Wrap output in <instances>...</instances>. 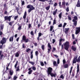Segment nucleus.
Returning <instances> with one entry per match:
<instances>
[{
	"label": "nucleus",
	"mask_w": 80,
	"mask_h": 80,
	"mask_svg": "<svg viewBox=\"0 0 80 80\" xmlns=\"http://www.w3.org/2000/svg\"><path fill=\"white\" fill-rule=\"evenodd\" d=\"M27 8H29L28 10V13H30L31 11H32V10H35V8L33 7V6L32 5L30 4L28 5L27 6Z\"/></svg>",
	"instance_id": "nucleus-1"
},
{
	"label": "nucleus",
	"mask_w": 80,
	"mask_h": 80,
	"mask_svg": "<svg viewBox=\"0 0 80 80\" xmlns=\"http://www.w3.org/2000/svg\"><path fill=\"white\" fill-rule=\"evenodd\" d=\"M70 45L69 42H65L64 46V49L66 50H68L69 48V46Z\"/></svg>",
	"instance_id": "nucleus-2"
},
{
	"label": "nucleus",
	"mask_w": 80,
	"mask_h": 80,
	"mask_svg": "<svg viewBox=\"0 0 80 80\" xmlns=\"http://www.w3.org/2000/svg\"><path fill=\"white\" fill-rule=\"evenodd\" d=\"M23 41H25V42L26 43H27L28 42V41H29V39H28V38L26 39V36H25V35H24L22 36V39L21 41V43H23Z\"/></svg>",
	"instance_id": "nucleus-3"
},
{
	"label": "nucleus",
	"mask_w": 80,
	"mask_h": 80,
	"mask_svg": "<svg viewBox=\"0 0 80 80\" xmlns=\"http://www.w3.org/2000/svg\"><path fill=\"white\" fill-rule=\"evenodd\" d=\"M52 70H53V68L51 67H49L48 68L47 73L48 75H49L52 72Z\"/></svg>",
	"instance_id": "nucleus-4"
},
{
	"label": "nucleus",
	"mask_w": 80,
	"mask_h": 80,
	"mask_svg": "<svg viewBox=\"0 0 80 80\" xmlns=\"http://www.w3.org/2000/svg\"><path fill=\"white\" fill-rule=\"evenodd\" d=\"M13 17V16H9V17L8 16H5L4 17V20H8V21H9V22H10L11 21V18Z\"/></svg>",
	"instance_id": "nucleus-5"
},
{
	"label": "nucleus",
	"mask_w": 80,
	"mask_h": 80,
	"mask_svg": "<svg viewBox=\"0 0 80 80\" xmlns=\"http://www.w3.org/2000/svg\"><path fill=\"white\" fill-rule=\"evenodd\" d=\"M7 38H5L3 37L2 38V40L1 41V43L3 45V44H4L5 43H6L7 42Z\"/></svg>",
	"instance_id": "nucleus-6"
},
{
	"label": "nucleus",
	"mask_w": 80,
	"mask_h": 80,
	"mask_svg": "<svg viewBox=\"0 0 80 80\" xmlns=\"http://www.w3.org/2000/svg\"><path fill=\"white\" fill-rule=\"evenodd\" d=\"M80 32V27H76V32H75V34L76 35H77Z\"/></svg>",
	"instance_id": "nucleus-7"
},
{
	"label": "nucleus",
	"mask_w": 80,
	"mask_h": 80,
	"mask_svg": "<svg viewBox=\"0 0 80 80\" xmlns=\"http://www.w3.org/2000/svg\"><path fill=\"white\" fill-rule=\"evenodd\" d=\"M78 58V56L76 55V57L74 58L72 61V63H76L77 62V58Z\"/></svg>",
	"instance_id": "nucleus-8"
},
{
	"label": "nucleus",
	"mask_w": 80,
	"mask_h": 80,
	"mask_svg": "<svg viewBox=\"0 0 80 80\" xmlns=\"http://www.w3.org/2000/svg\"><path fill=\"white\" fill-rule=\"evenodd\" d=\"M13 38H14V36L13 35L9 39V41L10 42H13Z\"/></svg>",
	"instance_id": "nucleus-9"
},
{
	"label": "nucleus",
	"mask_w": 80,
	"mask_h": 80,
	"mask_svg": "<svg viewBox=\"0 0 80 80\" xmlns=\"http://www.w3.org/2000/svg\"><path fill=\"white\" fill-rule=\"evenodd\" d=\"M70 30V28H65V31H64L65 33V34H67L68 32V30Z\"/></svg>",
	"instance_id": "nucleus-10"
},
{
	"label": "nucleus",
	"mask_w": 80,
	"mask_h": 80,
	"mask_svg": "<svg viewBox=\"0 0 80 80\" xmlns=\"http://www.w3.org/2000/svg\"><path fill=\"white\" fill-rule=\"evenodd\" d=\"M62 41H63V42H64L65 41V39H62L61 38L59 40V46H61V45H62Z\"/></svg>",
	"instance_id": "nucleus-11"
},
{
	"label": "nucleus",
	"mask_w": 80,
	"mask_h": 80,
	"mask_svg": "<svg viewBox=\"0 0 80 80\" xmlns=\"http://www.w3.org/2000/svg\"><path fill=\"white\" fill-rule=\"evenodd\" d=\"M48 47L50 48L48 49V51H49V52H50V50H52V46H51V45H50V43H48Z\"/></svg>",
	"instance_id": "nucleus-12"
},
{
	"label": "nucleus",
	"mask_w": 80,
	"mask_h": 80,
	"mask_svg": "<svg viewBox=\"0 0 80 80\" xmlns=\"http://www.w3.org/2000/svg\"><path fill=\"white\" fill-rule=\"evenodd\" d=\"M27 11H25L24 13V15L23 17V18L24 19V20H25V19L26 18V17H27Z\"/></svg>",
	"instance_id": "nucleus-13"
},
{
	"label": "nucleus",
	"mask_w": 80,
	"mask_h": 80,
	"mask_svg": "<svg viewBox=\"0 0 80 80\" xmlns=\"http://www.w3.org/2000/svg\"><path fill=\"white\" fill-rule=\"evenodd\" d=\"M71 50H72L74 52H75L76 50H77V48L76 47H74L73 46H72L71 48Z\"/></svg>",
	"instance_id": "nucleus-14"
},
{
	"label": "nucleus",
	"mask_w": 80,
	"mask_h": 80,
	"mask_svg": "<svg viewBox=\"0 0 80 80\" xmlns=\"http://www.w3.org/2000/svg\"><path fill=\"white\" fill-rule=\"evenodd\" d=\"M72 21L73 22V24H74V26H77V21L75 20H72Z\"/></svg>",
	"instance_id": "nucleus-15"
},
{
	"label": "nucleus",
	"mask_w": 80,
	"mask_h": 80,
	"mask_svg": "<svg viewBox=\"0 0 80 80\" xmlns=\"http://www.w3.org/2000/svg\"><path fill=\"white\" fill-rule=\"evenodd\" d=\"M49 75H50V76H51V77H56V73H55L54 74H53V73L51 72V73L50 74H49Z\"/></svg>",
	"instance_id": "nucleus-16"
},
{
	"label": "nucleus",
	"mask_w": 80,
	"mask_h": 80,
	"mask_svg": "<svg viewBox=\"0 0 80 80\" xmlns=\"http://www.w3.org/2000/svg\"><path fill=\"white\" fill-rule=\"evenodd\" d=\"M79 71H80V68H79V65L78 64L77 66V74L78 73V72H79Z\"/></svg>",
	"instance_id": "nucleus-17"
},
{
	"label": "nucleus",
	"mask_w": 80,
	"mask_h": 80,
	"mask_svg": "<svg viewBox=\"0 0 80 80\" xmlns=\"http://www.w3.org/2000/svg\"><path fill=\"white\" fill-rule=\"evenodd\" d=\"M63 67L64 68H67L68 67V64H66L63 65Z\"/></svg>",
	"instance_id": "nucleus-18"
},
{
	"label": "nucleus",
	"mask_w": 80,
	"mask_h": 80,
	"mask_svg": "<svg viewBox=\"0 0 80 80\" xmlns=\"http://www.w3.org/2000/svg\"><path fill=\"white\" fill-rule=\"evenodd\" d=\"M41 36H42V33L39 32L38 33V37L37 38L38 40H39V38L40 37H41Z\"/></svg>",
	"instance_id": "nucleus-19"
},
{
	"label": "nucleus",
	"mask_w": 80,
	"mask_h": 80,
	"mask_svg": "<svg viewBox=\"0 0 80 80\" xmlns=\"http://www.w3.org/2000/svg\"><path fill=\"white\" fill-rule=\"evenodd\" d=\"M19 52L20 51H18L17 53H16L15 56L16 57H19V55H20V54L19 53Z\"/></svg>",
	"instance_id": "nucleus-20"
},
{
	"label": "nucleus",
	"mask_w": 80,
	"mask_h": 80,
	"mask_svg": "<svg viewBox=\"0 0 80 80\" xmlns=\"http://www.w3.org/2000/svg\"><path fill=\"white\" fill-rule=\"evenodd\" d=\"M76 6L77 7H80V0H78V1Z\"/></svg>",
	"instance_id": "nucleus-21"
},
{
	"label": "nucleus",
	"mask_w": 80,
	"mask_h": 80,
	"mask_svg": "<svg viewBox=\"0 0 80 80\" xmlns=\"http://www.w3.org/2000/svg\"><path fill=\"white\" fill-rule=\"evenodd\" d=\"M13 73V70H11L9 71V74L10 75H12Z\"/></svg>",
	"instance_id": "nucleus-22"
},
{
	"label": "nucleus",
	"mask_w": 80,
	"mask_h": 80,
	"mask_svg": "<svg viewBox=\"0 0 80 80\" xmlns=\"http://www.w3.org/2000/svg\"><path fill=\"white\" fill-rule=\"evenodd\" d=\"M57 9H56L55 11H54L53 12V15H55L56 14H57V11H58Z\"/></svg>",
	"instance_id": "nucleus-23"
},
{
	"label": "nucleus",
	"mask_w": 80,
	"mask_h": 80,
	"mask_svg": "<svg viewBox=\"0 0 80 80\" xmlns=\"http://www.w3.org/2000/svg\"><path fill=\"white\" fill-rule=\"evenodd\" d=\"M18 61H16V63L14 65V67H15V68H17V67L18 65Z\"/></svg>",
	"instance_id": "nucleus-24"
},
{
	"label": "nucleus",
	"mask_w": 80,
	"mask_h": 80,
	"mask_svg": "<svg viewBox=\"0 0 80 80\" xmlns=\"http://www.w3.org/2000/svg\"><path fill=\"white\" fill-rule=\"evenodd\" d=\"M52 2V0H50L49 1H48V2H50L49 5H53V3Z\"/></svg>",
	"instance_id": "nucleus-25"
},
{
	"label": "nucleus",
	"mask_w": 80,
	"mask_h": 80,
	"mask_svg": "<svg viewBox=\"0 0 80 80\" xmlns=\"http://www.w3.org/2000/svg\"><path fill=\"white\" fill-rule=\"evenodd\" d=\"M72 69H73V67H71L70 68V69L69 72L70 76L71 75V73H72Z\"/></svg>",
	"instance_id": "nucleus-26"
},
{
	"label": "nucleus",
	"mask_w": 80,
	"mask_h": 80,
	"mask_svg": "<svg viewBox=\"0 0 80 80\" xmlns=\"http://www.w3.org/2000/svg\"><path fill=\"white\" fill-rule=\"evenodd\" d=\"M38 54H39L38 51H36L35 52V55L37 57H38Z\"/></svg>",
	"instance_id": "nucleus-27"
},
{
	"label": "nucleus",
	"mask_w": 80,
	"mask_h": 80,
	"mask_svg": "<svg viewBox=\"0 0 80 80\" xmlns=\"http://www.w3.org/2000/svg\"><path fill=\"white\" fill-rule=\"evenodd\" d=\"M41 48L42 50H44V49H45V45H42V46H41Z\"/></svg>",
	"instance_id": "nucleus-28"
},
{
	"label": "nucleus",
	"mask_w": 80,
	"mask_h": 80,
	"mask_svg": "<svg viewBox=\"0 0 80 80\" xmlns=\"http://www.w3.org/2000/svg\"><path fill=\"white\" fill-rule=\"evenodd\" d=\"M78 20V18L76 16H75L74 17V19H72V20Z\"/></svg>",
	"instance_id": "nucleus-29"
},
{
	"label": "nucleus",
	"mask_w": 80,
	"mask_h": 80,
	"mask_svg": "<svg viewBox=\"0 0 80 80\" xmlns=\"http://www.w3.org/2000/svg\"><path fill=\"white\" fill-rule=\"evenodd\" d=\"M30 34L31 35H32V36H34V33H33V31H32L31 32Z\"/></svg>",
	"instance_id": "nucleus-30"
},
{
	"label": "nucleus",
	"mask_w": 80,
	"mask_h": 80,
	"mask_svg": "<svg viewBox=\"0 0 80 80\" xmlns=\"http://www.w3.org/2000/svg\"><path fill=\"white\" fill-rule=\"evenodd\" d=\"M21 2H22V6H23L25 5V2L24 1H22V0H21Z\"/></svg>",
	"instance_id": "nucleus-31"
},
{
	"label": "nucleus",
	"mask_w": 80,
	"mask_h": 80,
	"mask_svg": "<svg viewBox=\"0 0 80 80\" xmlns=\"http://www.w3.org/2000/svg\"><path fill=\"white\" fill-rule=\"evenodd\" d=\"M53 64L56 67H57V62L56 61H54L53 62Z\"/></svg>",
	"instance_id": "nucleus-32"
},
{
	"label": "nucleus",
	"mask_w": 80,
	"mask_h": 80,
	"mask_svg": "<svg viewBox=\"0 0 80 80\" xmlns=\"http://www.w3.org/2000/svg\"><path fill=\"white\" fill-rule=\"evenodd\" d=\"M66 25H67V23L65 22L64 23V24L63 26V29H65V26H66Z\"/></svg>",
	"instance_id": "nucleus-33"
},
{
	"label": "nucleus",
	"mask_w": 80,
	"mask_h": 80,
	"mask_svg": "<svg viewBox=\"0 0 80 80\" xmlns=\"http://www.w3.org/2000/svg\"><path fill=\"white\" fill-rule=\"evenodd\" d=\"M22 29V26H19V27L18 28V30H21Z\"/></svg>",
	"instance_id": "nucleus-34"
},
{
	"label": "nucleus",
	"mask_w": 80,
	"mask_h": 80,
	"mask_svg": "<svg viewBox=\"0 0 80 80\" xmlns=\"http://www.w3.org/2000/svg\"><path fill=\"white\" fill-rule=\"evenodd\" d=\"M62 12H61L59 15V17L60 18H62Z\"/></svg>",
	"instance_id": "nucleus-35"
},
{
	"label": "nucleus",
	"mask_w": 80,
	"mask_h": 80,
	"mask_svg": "<svg viewBox=\"0 0 80 80\" xmlns=\"http://www.w3.org/2000/svg\"><path fill=\"white\" fill-rule=\"evenodd\" d=\"M3 54H2L0 56V60H2L3 59Z\"/></svg>",
	"instance_id": "nucleus-36"
},
{
	"label": "nucleus",
	"mask_w": 80,
	"mask_h": 80,
	"mask_svg": "<svg viewBox=\"0 0 80 80\" xmlns=\"http://www.w3.org/2000/svg\"><path fill=\"white\" fill-rule=\"evenodd\" d=\"M53 26H50V31L51 32H52V30H53Z\"/></svg>",
	"instance_id": "nucleus-37"
},
{
	"label": "nucleus",
	"mask_w": 80,
	"mask_h": 80,
	"mask_svg": "<svg viewBox=\"0 0 80 80\" xmlns=\"http://www.w3.org/2000/svg\"><path fill=\"white\" fill-rule=\"evenodd\" d=\"M29 63H30L31 64V65H33L35 64V62H32L29 61Z\"/></svg>",
	"instance_id": "nucleus-38"
},
{
	"label": "nucleus",
	"mask_w": 80,
	"mask_h": 80,
	"mask_svg": "<svg viewBox=\"0 0 80 80\" xmlns=\"http://www.w3.org/2000/svg\"><path fill=\"white\" fill-rule=\"evenodd\" d=\"M20 70V67L19 66H18L17 67V69L16 70V71H19Z\"/></svg>",
	"instance_id": "nucleus-39"
},
{
	"label": "nucleus",
	"mask_w": 80,
	"mask_h": 80,
	"mask_svg": "<svg viewBox=\"0 0 80 80\" xmlns=\"http://www.w3.org/2000/svg\"><path fill=\"white\" fill-rule=\"evenodd\" d=\"M74 76H75V71H73V72H72V77H74Z\"/></svg>",
	"instance_id": "nucleus-40"
},
{
	"label": "nucleus",
	"mask_w": 80,
	"mask_h": 80,
	"mask_svg": "<svg viewBox=\"0 0 80 80\" xmlns=\"http://www.w3.org/2000/svg\"><path fill=\"white\" fill-rule=\"evenodd\" d=\"M32 72H33V70H31L30 71H29L28 72V73L29 74V75H30L32 73Z\"/></svg>",
	"instance_id": "nucleus-41"
},
{
	"label": "nucleus",
	"mask_w": 80,
	"mask_h": 80,
	"mask_svg": "<svg viewBox=\"0 0 80 80\" xmlns=\"http://www.w3.org/2000/svg\"><path fill=\"white\" fill-rule=\"evenodd\" d=\"M77 62H80V56L78 58V59L77 60Z\"/></svg>",
	"instance_id": "nucleus-42"
},
{
	"label": "nucleus",
	"mask_w": 80,
	"mask_h": 80,
	"mask_svg": "<svg viewBox=\"0 0 80 80\" xmlns=\"http://www.w3.org/2000/svg\"><path fill=\"white\" fill-rule=\"evenodd\" d=\"M18 16H15L14 17V20H17V18H18Z\"/></svg>",
	"instance_id": "nucleus-43"
},
{
	"label": "nucleus",
	"mask_w": 80,
	"mask_h": 80,
	"mask_svg": "<svg viewBox=\"0 0 80 80\" xmlns=\"http://www.w3.org/2000/svg\"><path fill=\"white\" fill-rule=\"evenodd\" d=\"M72 37L73 40V39H75V35L74 34H72Z\"/></svg>",
	"instance_id": "nucleus-44"
},
{
	"label": "nucleus",
	"mask_w": 80,
	"mask_h": 80,
	"mask_svg": "<svg viewBox=\"0 0 80 80\" xmlns=\"http://www.w3.org/2000/svg\"><path fill=\"white\" fill-rule=\"evenodd\" d=\"M43 13H44V12L43 11L40 12V15H41V17H42V15H43Z\"/></svg>",
	"instance_id": "nucleus-45"
},
{
	"label": "nucleus",
	"mask_w": 80,
	"mask_h": 80,
	"mask_svg": "<svg viewBox=\"0 0 80 80\" xmlns=\"http://www.w3.org/2000/svg\"><path fill=\"white\" fill-rule=\"evenodd\" d=\"M60 78H62V79H64V76H63V75H61Z\"/></svg>",
	"instance_id": "nucleus-46"
},
{
	"label": "nucleus",
	"mask_w": 80,
	"mask_h": 80,
	"mask_svg": "<svg viewBox=\"0 0 80 80\" xmlns=\"http://www.w3.org/2000/svg\"><path fill=\"white\" fill-rule=\"evenodd\" d=\"M68 20H72V18L70 16H68Z\"/></svg>",
	"instance_id": "nucleus-47"
},
{
	"label": "nucleus",
	"mask_w": 80,
	"mask_h": 80,
	"mask_svg": "<svg viewBox=\"0 0 80 80\" xmlns=\"http://www.w3.org/2000/svg\"><path fill=\"white\" fill-rule=\"evenodd\" d=\"M30 50H31V49H30L29 48H28L26 49V52H29V51H30Z\"/></svg>",
	"instance_id": "nucleus-48"
},
{
	"label": "nucleus",
	"mask_w": 80,
	"mask_h": 80,
	"mask_svg": "<svg viewBox=\"0 0 80 80\" xmlns=\"http://www.w3.org/2000/svg\"><path fill=\"white\" fill-rule=\"evenodd\" d=\"M40 63H41V66H44V63H43V62H41Z\"/></svg>",
	"instance_id": "nucleus-49"
},
{
	"label": "nucleus",
	"mask_w": 80,
	"mask_h": 80,
	"mask_svg": "<svg viewBox=\"0 0 80 80\" xmlns=\"http://www.w3.org/2000/svg\"><path fill=\"white\" fill-rule=\"evenodd\" d=\"M55 50H56V48H52V52H54V51H55Z\"/></svg>",
	"instance_id": "nucleus-50"
},
{
	"label": "nucleus",
	"mask_w": 80,
	"mask_h": 80,
	"mask_svg": "<svg viewBox=\"0 0 80 80\" xmlns=\"http://www.w3.org/2000/svg\"><path fill=\"white\" fill-rule=\"evenodd\" d=\"M1 30H3V25H2L1 26Z\"/></svg>",
	"instance_id": "nucleus-51"
},
{
	"label": "nucleus",
	"mask_w": 80,
	"mask_h": 80,
	"mask_svg": "<svg viewBox=\"0 0 80 80\" xmlns=\"http://www.w3.org/2000/svg\"><path fill=\"white\" fill-rule=\"evenodd\" d=\"M49 9H50V6L49 7L48 6L46 8V10H49Z\"/></svg>",
	"instance_id": "nucleus-52"
},
{
	"label": "nucleus",
	"mask_w": 80,
	"mask_h": 80,
	"mask_svg": "<svg viewBox=\"0 0 80 80\" xmlns=\"http://www.w3.org/2000/svg\"><path fill=\"white\" fill-rule=\"evenodd\" d=\"M57 63L58 64H59V63H60V59L59 58H58Z\"/></svg>",
	"instance_id": "nucleus-53"
},
{
	"label": "nucleus",
	"mask_w": 80,
	"mask_h": 80,
	"mask_svg": "<svg viewBox=\"0 0 80 80\" xmlns=\"http://www.w3.org/2000/svg\"><path fill=\"white\" fill-rule=\"evenodd\" d=\"M56 24V20L54 19L53 21V25Z\"/></svg>",
	"instance_id": "nucleus-54"
},
{
	"label": "nucleus",
	"mask_w": 80,
	"mask_h": 80,
	"mask_svg": "<svg viewBox=\"0 0 80 80\" xmlns=\"http://www.w3.org/2000/svg\"><path fill=\"white\" fill-rule=\"evenodd\" d=\"M31 27H32V24H28V28H31Z\"/></svg>",
	"instance_id": "nucleus-55"
},
{
	"label": "nucleus",
	"mask_w": 80,
	"mask_h": 80,
	"mask_svg": "<svg viewBox=\"0 0 80 80\" xmlns=\"http://www.w3.org/2000/svg\"><path fill=\"white\" fill-rule=\"evenodd\" d=\"M66 10L67 11V12H69V8L67 7L66 9Z\"/></svg>",
	"instance_id": "nucleus-56"
},
{
	"label": "nucleus",
	"mask_w": 80,
	"mask_h": 80,
	"mask_svg": "<svg viewBox=\"0 0 80 80\" xmlns=\"http://www.w3.org/2000/svg\"><path fill=\"white\" fill-rule=\"evenodd\" d=\"M18 78V77H17V76H14V80H16V79H17V78Z\"/></svg>",
	"instance_id": "nucleus-57"
},
{
	"label": "nucleus",
	"mask_w": 80,
	"mask_h": 80,
	"mask_svg": "<svg viewBox=\"0 0 80 80\" xmlns=\"http://www.w3.org/2000/svg\"><path fill=\"white\" fill-rule=\"evenodd\" d=\"M32 69L33 70H36V68L35 67H33Z\"/></svg>",
	"instance_id": "nucleus-58"
},
{
	"label": "nucleus",
	"mask_w": 80,
	"mask_h": 80,
	"mask_svg": "<svg viewBox=\"0 0 80 80\" xmlns=\"http://www.w3.org/2000/svg\"><path fill=\"white\" fill-rule=\"evenodd\" d=\"M16 9L17 11V13H18V11H19V8H18L17 7V8H16Z\"/></svg>",
	"instance_id": "nucleus-59"
},
{
	"label": "nucleus",
	"mask_w": 80,
	"mask_h": 80,
	"mask_svg": "<svg viewBox=\"0 0 80 80\" xmlns=\"http://www.w3.org/2000/svg\"><path fill=\"white\" fill-rule=\"evenodd\" d=\"M63 64H65V63H66V61H65V59H63Z\"/></svg>",
	"instance_id": "nucleus-60"
},
{
	"label": "nucleus",
	"mask_w": 80,
	"mask_h": 80,
	"mask_svg": "<svg viewBox=\"0 0 80 80\" xmlns=\"http://www.w3.org/2000/svg\"><path fill=\"white\" fill-rule=\"evenodd\" d=\"M62 27V24H60V25H59L58 26V27Z\"/></svg>",
	"instance_id": "nucleus-61"
},
{
	"label": "nucleus",
	"mask_w": 80,
	"mask_h": 80,
	"mask_svg": "<svg viewBox=\"0 0 80 80\" xmlns=\"http://www.w3.org/2000/svg\"><path fill=\"white\" fill-rule=\"evenodd\" d=\"M57 6V3L55 2L54 4V7H56Z\"/></svg>",
	"instance_id": "nucleus-62"
},
{
	"label": "nucleus",
	"mask_w": 80,
	"mask_h": 80,
	"mask_svg": "<svg viewBox=\"0 0 80 80\" xmlns=\"http://www.w3.org/2000/svg\"><path fill=\"white\" fill-rule=\"evenodd\" d=\"M30 60V57H29V56H28L27 61H28V62H29Z\"/></svg>",
	"instance_id": "nucleus-63"
},
{
	"label": "nucleus",
	"mask_w": 80,
	"mask_h": 80,
	"mask_svg": "<svg viewBox=\"0 0 80 80\" xmlns=\"http://www.w3.org/2000/svg\"><path fill=\"white\" fill-rule=\"evenodd\" d=\"M55 42V39H52V43H54Z\"/></svg>",
	"instance_id": "nucleus-64"
}]
</instances>
